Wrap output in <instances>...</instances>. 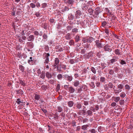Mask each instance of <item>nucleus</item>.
<instances>
[{
  "label": "nucleus",
  "instance_id": "nucleus-1",
  "mask_svg": "<svg viewBox=\"0 0 133 133\" xmlns=\"http://www.w3.org/2000/svg\"><path fill=\"white\" fill-rule=\"evenodd\" d=\"M64 78L66 80L69 82L71 81L73 77L71 76H69L67 74H65L64 75Z\"/></svg>",
  "mask_w": 133,
  "mask_h": 133
},
{
  "label": "nucleus",
  "instance_id": "nucleus-2",
  "mask_svg": "<svg viewBox=\"0 0 133 133\" xmlns=\"http://www.w3.org/2000/svg\"><path fill=\"white\" fill-rule=\"evenodd\" d=\"M95 43L97 47L100 48H102L103 45L100 41L98 40H97L95 41Z\"/></svg>",
  "mask_w": 133,
  "mask_h": 133
},
{
  "label": "nucleus",
  "instance_id": "nucleus-3",
  "mask_svg": "<svg viewBox=\"0 0 133 133\" xmlns=\"http://www.w3.org/2000/svg\"><path fill=\"white\" fill-rule=\"evenodd\" d=\"M55 49H56V51L57 52H61L63 50V47L60 45L56 46Z\"/></svg>",
  "mask_w": 133,
  "mask_h": 133
},
{
  "label": "nucleus",
  "instance_id": "nucleus-4",
  "mask_svg": "<svg viewBox=\"0 0 133 133\" xmlns=\"http://www.w3.org/2000/svg\"><path fill=\"white\" fill-rule=\"evenodd\" d=\"M104 50L105 51L110 52L112 50L110 48V46L108 45H106L104 46Z\"/></svg>",
  "mask_w": 133,
  "mask_h": 133
},
{
  "label": "nucleus",
  "instance_id": "nucleus-5",
  "mask_svg": "<svg viewBox=\"0 0 133 133\" xmlns=\"http://www.w3.org/2000/svg\"><path fill=\"white\" fill-rule=\"evenodd\" d=\"M104 87L105 89H108L109 88H111L113 87L112 84L111 83H109L108 85H105L104 86Z\"/></svg>",
  "mask_w": 133,
  "mask_h": 133
},
{
  "label": "nucleus",
  "instance_id": "nucleus-6",
  "mask_svg": "<svg viewBox=\"0 0 133 133\" xmlns=\"http://www.w3.org/2000/svg\"><path fill=\"white\" fill-rule=\"evenodd\" d=\"M81 14V12L79 10H78L76 11L75 14V17L76 18H79Z\"/></svg>",
  "mask_w": 133,
  "mask_h": 133
},
{
  "label": "nucleus",
  "instance_id": "nucleus-7",
  "mask_svg": "<svg viewBox=\"0 0 133 133\" xmlns=\"http://www.w3.org/2000/svg\"><path fill=\"white\" fill-rule=\"evenodd\" d=\"M64 2L66 3L71 5L73 4L74 2L73 0H65Z\"/></svg>",
  "mask_w": 133,
  "mask_h": 133
},
{
  "label": "nucleus",
  "instance_id": "nucleus-8",
  "mask_svg": "<svg viewBox=\"0 0 133 133\" xmlns=\"http://www.w3.org/2000/svg\"><path fill=\"white\" fill-rule=\"evenodd\" d=\"M112 99L115 102H117L120 100V97H119L114 96L112 97Z\"/></svg>",
  "mask_w": 133,
  "mask_h": 133
},
{
  "label": "nucleus",
  "instance_id": "nucleus-9",
  "mask_svg": "<svg viewBox=\"0 0 133 133\" xmlns=\"http://www.w3.org/2000/svg\"><path fill=\"white\" fill-rule=\"evenodd\" d=\"M45 74L46 77L48 79L51 78L52 77L51 74L49 72H46Z\"/></svg>",
  "mask_w": 133,
  "mask_h": 133
},
{
  "label": "nucleus",
  "instance_id": "nucleus-10",
  "mask_svg": "<svg viewBox=\"0 0 133 133\" xmlns=\"http://www.w3.org/2000/svg\"><path fill=\"white\" fill-rule=\"evenodd\" d=\"M34 39V37L33 35H31L28 38H27L28 40L29 41H33Z\"/></svg>",
  "mask_w": 133,
  "mask_h": 133
},
{
  "label": "nucleus",
  "instance_id": "nucleus-11",
  "mask_svg": "<svg viewBox=\"0 0 133 133\" xmlns=\"http://www.w3.org/2000/svg\"><path fill=\"white\" fill-rule=\"evenodd\" d=\"M69 91L71 93H73L75 91V89L72 87H70L68 88Z\"/></svg>",
  "mask_w": 133,
  "mask_h": 133
},
{
  "label": "nucleus",
  "instance_id": "nucleus-12",
  "mask_svg": "<svg viewBox=\"0 0 133 133\" xmlns=\"http://www.w3.org/2000/svg\"><path fill=\"white\" fill-rule=\"evenodd\" d=\"M91 108H93V107H91L90 108V110H88L87 111V113L88 115L89 116H91L92 113V109Z\"/></svg>",
  "mask_w": 133,
  "mask_h": 133
},
{
  "label": "nucleus",
  "instance_id": "nucleus-13",
  "mask_svg": "<svg viewBox=\"0 0 133 133\" xmlns=\"http://www.w3.org/2000/svg\"><path fill=\"white\" fill-rule=\"evenodd\" d=\"M45 57V59H49V57L50 56V54L48 53L44 52L43 54Z\"/></svg>",
  "mask_w": 133,
  "mask_h": 133
},
{
  "label": "nucleus",
  "instance_id": "nucleus-14",
  "mask_svg": "<svg viewBox=\"0 0 133 133\" xmlns=\"http://www.w3.org/2000/svg\"><path fill=\"white\" fill-rule=\"evenodd\" d=\"M40 96L39 95L37 94H35V95L34 99L37 101H38L40 99Z\"/></svg>",
  "mask_w": 133,
  "mask_h": 133
},
{
  "label": "nucleus",
  "instance_id": "nucleus-15",
  "mask_svg": "<svg viewBox=\"0 0 133 133\" xmlns=\"http://www.w3.org/2000/svg\"><path fill=\"white\" fill-rule=\"evenodd\" d=\"M27 44L28 47L31 48H33V43L31 42H28L27 43Z\"/></svg>",
  "mask_w": 133,
  "mask_h": 133
},
{
  "label": "nucleus",
  "instance_id": "nucleus-16",
  "mask_svg": "<svg viewBox=\"0 0 133 133\" xmlns=\"http://www.w3.org/2000/svg\"><path fill=\"white\" fill-rule=\"evenodd\" d=\"M67 104L68 106L70 107L73 106L74 102L72 101H70L68 102Z\"/></svg>",
  "mask_w": 133,
  "mask_h": 133
},
{
  "label": "nucleus",
  "instance_id": "nucleus-17",
  "mask_svg": "<svg viewBox=\"0 0 133 133\" xmlns=\"http://www.w3.org/2000/svg\"><path fill=\"white\" fill-rule=\"evenodd\" d=\"M45 72L44 71H42L41 75L40 76V77L42 79H44L45 77Z\"/></svg>",
  "mask_w": 133,
  "mask_h": 133
},
{
  "label": "nucleus",
  "instance_id": "nucleus-18",
  "mask_svg": "<svg viewBox=\"0 0 133 133\" xmlns=\"http://www.w3.org/2000/svg\"><path fill=\"white\" fill-rule=\"evenodd\" d=\"M65 38L66 39H70L71 38L70 34V33H68L65 36Z\"/></svg>",
  "mask_w": 133,
  "mask_h": 133
},
{
  "label": "nucleus",
  "instance_id": "nucleus-19",
  "mask_svg": "<svg viewBox=\"0 0 133 133\" xmlns=\"http://www.w3.org/2000/svg\"><path fill=\"white\" fill-rule=\"evenodd\" d=\"M115 54L118 55H120L121 53L120 52V50L119 49H116L115 50Z\"/></svg>",
  "mask_w": 133,
  "mask_h": 133
},
{
  "label": "nucleus",
  "instance_id": "nucleus-20",
  "mask_svg": "<svg viewBox=\"0 0 133 133\" xmlns=\"http://www.w3.org/2000/svg\"><path fill=\"white\" fill-rule=\"evenodd\" d=\"M89 127L88 125H82L81 127V128L83 130H85L87 129V128Z\"/></svg>",
  "mask_w": 133,
  "mask_h": 133
},
{
  "label": "nucleus",
  "instance_id": "nucleus-21",
  "mask_svg": "<svg viewBox=\"0 0 133 133\" xmlns=\"http://www.w3.org/2000/svg\"><path fill=\"white\" fill-rule=\"evenodd\" d=\"M117 88L119 89H122L124 88V86L122 84H119L118 85Z\"/></svg>",
  "mask_w": 133,
  "mask_h": 133
},
{
  "label": "nucleus",
  "instance_id": "nucleus-22",
  "mask_svg": "<svg viewBox=\"0 0 133 133\" xmlns=\"http://www.w3.org/2000/svg\"><path fill=\"white\" fill-rule=\"evenodd\" d=\"M58 80H61L63 78V75L61 74H58L57 76Z\"/></svg>",
  "mask_w": 133,
  "mask_h": 133
},
{
  "label": "nucleus",
  "instance_id": "nucleus-23",
  "mask_svg": "<svg viewBox=\"0 0 133 133\" xmlns=\"http://www.w3.org/2000/svg\"><path fill=\"white\" fill-rule=\"evenodd\" d=\"M79 84V81L77 80L75 81L74 82V85L76 87L78 86Z\"/></svg>",
  "mask_w": 133,
  "mask_h": 133
},
{
  "label": "nucleus",
  "instance_id": "nucleus-24",
  "mask_svg": "<svg viewBox=\"0 0 133 133\" xmlns=\"http://www.w3.org/2000/svg\"><path fill=\"white\" fill-rule=\"evenodd\" d=\"M114 90L115 91V94H118L119 93V92H121L122 91V90L120 89L117 90V89H114Z\"/></svg>",
  "mask_w": 133,
  "mask_h": 133
},
{
  "label": "nucleus",
  "instance_id": "nucleus-25",
  "mask_svg": "<svg viewBox=\"0 0 133 133\" xmlns=\"http://www.w3.org/2000/svg\"><path fill=\"white\" fill-rule=\"evenodd\" d=\"M69 10V8L67 6H65L64 8L62 10V11L63 12H65L66 11H68Z\"/></svg>",
  "mask_w": 133,
  "mask_h": 133
},
{
  "label": "nucleus",
  "instance_id": "nucleus-26",
  "mask_svg": "<svg viewBox=\"0 0 133 133\" xmlns=\"http://www.w3.org/2000/svg\"><path fill=\"white\" fill-rule=\"evenodd\" d=\"M88 42L91 43L93 40V38L91 37L87 38Z\"/></svg>",
  "mask_w": 133,
  "mask_h": 133
},
{
  "label": "nucleus",
  "instance_id": "nucleus-27",
  "mask_svg": "<svg viewBox=\"0 0 133 133\" xmlns=\"http://www.w3.org/2000/svg\"><path fill=\"white\" fill-rule=\"evenodd\" d=\"M99 109V107L98 105H96L94 108L92 109V111L93 112H95L96 111L98 110Z\"/></svg>",
  "mask_w": 133,
  "mask_h": 133
},
{
  "label": "nucleus",
  "instance_id": "nucleus-28",
  "mask_svg": "<svg viewBox=\"0 0 133 133\" xmlns=\"http://www.w3.org/2000/svg\"><path fill=\"white\" fill-rule=\"evenodd\" d=\"M19 69L22 72L24 71V67L22 65H20L19 66Z\"/></svg>",
  "mask_w": 133,
  "mask_h": 133
},
{
  "label": "nucleus",
  "instance_id": "nucleus-29",
  "mask_svg": "<svg viewBox=\"0 0 133 133\" xmlns=\"http://www.w3.org/2000/svg\"><path fill=\"white\" fill-rule=\"evenodd\" d=\"M119 62L121 64L123 65H125L126 64V62L124 60H123L120 59L119 60Z\"/></svg>",
  "mask_w": 133,
  "mask_h": 133
},
{
  "label": "nucleus",
  "instance_id": "nucleus-30",
  "mask_svg": "<svg viewBox=\"0 0 133 133\" xmlns=\"http://www.w3.org/2000/svg\"><path fill=\"white\" fill-rule=\"evenodd\" d=\"M120 95L122 98H124L125 97L126 94L124 92H123L120 94Z\"/></svg>",
  "mask_w": 133,
  "mask_h": 133
},
{
  "label": "nucleus",
  "instance_id": "nucleus-31",
  "mask_svg": "<svg viewBox=\"0 0 133 133\" xmlns=\"http://www.w3.org/2000/svg\"><path fill=\"white\" fill-rule=\"evenodd\" d=\"M91 71L93 72L94 74H95L96 73V71L95 69L93 67H92L91 68Z\"/></svg>",
  "mask_w": 133,
  "mask_h": 133
},
{
  "label": "nucleus",
  "instance_id": "nucleus-32",
  "mask_svg": "<svg viewBox=\"0 0 133 133\" xmlns=\"http://www.w3.org/2000/svg\"><path fill=\"white\" fill-rule=\"evenodd\" d=\"M59 63V60L57 58H56L55 60V63L56 64H57L58 65Z\"/></svg>",
  "mask_w": 133,
  "mask_h": 133
},
{
  "label": "nucleus",
  "instance_id": "nucleus-33",
  "mask_svg": "<svg viewBox=\"0 0 133 133\" xmlns=\"http://www.w3.org/2000/svg\"><path fill=\"white\" fill-rule=\"evenodd\" d=\"M125 90H129L130 89V87L128 84H126L125 85Z\"/></svg>",
  "mask_w": 133,
  "mask_h": 133
},
{
  "label": "nucleus",
  "instance_id": "nucleus-34",
  "mask_svg": "<svg viewBox=\"0 0 133 133\" xmlns=\"http://www.w3.org/2000/svg\"><path fill=\"white\" fill-rule=\"evenodd\" d=\"M82 106L80 103H77L76 105V107L78 109H80L82 107Z\"/></svg>",
  "mask_w": 133,
  "mask_h": 133
},
{
  "label": "nucleus",
  "instance_id": "nucleus-35",
  "mask_svg": "<svg viewBox=\"0 0 133 133\" xmlns=\"http://www.w3.org/2000/svg\"><path fill=\"white\" fill-rule=\"evenodd\" d=\"M43 39H44V41H45L46 40L48 37L46 35L44 34L43 36Z\"/></svg>",
  "mask_w": 133,
  "mask_h": 133
},
{
  "label": "nucleus",
  "instance_id": "nucleus-36",
  "mask_svg": "<svg viewBox=\"0 0 133 133\" xmlns=\"http://www.w3.org/2000/svg\"><path fill=\"white\" fill-rule=\"evenodd\" d=\"M58 111L59 112H61L62 111V108L60 106H58L57 107Z\"/></svg>",
  "mask_w": 133,
  "mask_h": 133
},
{
  "label": "nucleus",
  "instance_id": "nucleus-37",
  "mask_svg": "<svg viewBox=\"0 0 133 133\" xmlns=\"http://www.w3.org/2000/svg\"><path fill=\"white\" fill-rule=\"evenodd\" d=\"M75 41L76 42H78L79 40V37L78 36H76L75 37Z\"/></svg>",
  "mask_w": 133,
  "mask_h": 133
},
{
  "label": "nucleus",
  "instance_id": "nucleus-38",
  "mask_svg": "<svg viewBox=\"0 0 133 133\" xmlns=\"http://www.w3.org/2000/svg\"><path fill=\"white\" fill-rule=\"evenodd\" d=\"M117 59H118L117 58H116V59H112L110 60V62L111 63H112L114 62H116L117 61Z\"/></svg>",
  "mask_w": 133,
  "mask_h": 133
},
{
  "label": "nucleus",
  "instance_id": "nucleus-39",
  "mask_svg": "<svg viewBox=\"0 0 133 133\" xmlns=\"http://www.w3.org/2000/svg\"><path fill=\"white\" fill-rule=\"evenodd\" d=\"M42 7L43 8H44L46 7L47 6V4L46 3H43L42 5Z\"/></svg>",
  "mask_w": 133,
  "mask_h": 133
},
{
  "label": "nucleus",
  "instance_id": "nucleus-40",
  "mask_svg": "<svg viewBox=\"0 0 133 133\" xmlns=\"http://www.w3.org/2000/svg\"><path fill=\"white\" fill-rule=\"evenodd\" d=\"M105 81V79L104 77H101L100 78V81L104 82Z\"/></svg>",
  "mask_w": 133,
  "mask_h": 133
},
{
  "label": "nucleus",
  "instance_id": "nucleus-41",
  "mask_svg": "<svg viewBox=\"0 0 133 133\" xmlns=\"http://www.w3.org/2000/svg\"><path fill=\"white\" fill-rule=\"evenodd\" d=\"M101 12V11L99 10V9H97L95 11V13L97 15H98Z\"/></svg>",
  "mask_w": 133,
  "mask_h": 133
},
{
  "label": "nucleus",
  "instance_id": "nucleus-42",
  "mask_svg": "<svg viewBox=\"0 0 133 133\" xmlns=\"http://www.w3.org/2000/svg\"><path fill=\"white\" fill-rule=\"evenodd\" d=\"M69 44L70 45H72L74 44V41L72 40H71L69 42Z\"/></svg>",
  "mask_w": 133,
  "mask_h": 133
},
{
  "label": "nucleus",
  "instance_id": "nucleus-43",
  "mask_svg": "<svg viewBox=\"0 0 133 133\" xmlns=\"http://www.w3.org/2000/svg\"><path fill=\"white\" fill-rule=\"evenodd\" d=\"M16 102L18 104H19L20 103H22V102H21V100L19 98H18L17 99Z\"/></svg>",
  "mask_w": 133,
  "mask_h": 133
},
{
  "label": "nucleus",
  "instance_id": "nucleus-44",
  "mask_svg": "<svg viewBox=\"0 0 133 133\" xmlns=\"http://www.w3.org/2000/svg\"><path fill=\"white\" fill-rule=\"evenodd\" d=\"M107 22L105 21H103L102 23V26L103 27H105L106 25Z\"/></svg>",
  "mask_w": 133,
  "mask_h": 133
},
{
  "label": "nucleus",
  "instance_id": "nucleus-45",
  "mask_svg": "<svg viewBox=\"0 0 133 133\" xmlns=\"http://www.w3.org/2000/svg\"><path fill=\"white\" fill-rule=\"evenodd\" d=\"M78 29L76 28H75L72 29V31L73 32H78Z\"/></svg>",
  "mask_w": 133,
  "mask_h": 133
},
{
  "label": "nucleus",
  "instance_id": "nucleus-46",
  "mask_svg": "<svg viewBox=\"0 0 133 133\" xmlns=\"http://www.w3.org/2000/svg\"><path fill=\"white\" fill-rule=\"evenodd\" d=\"M72 28V26H68L67 27V30L68 31L71 30Z\"/></svg>",
  "mask_w": 133,
  "mask_h": 133
},
{
  "label": "nucleus",
  "instance_id": "nucleus-47",
  "mask_svg": "<svg viewBox=\"0 0 133 133\" xmlns=\"http://www.w3.org/2000/svg\"><path fill=\"white\" fill-rule=\"evenodd\" d=\"M82 41L84 43L88 42L87 38H83Z\"/></svg>",
  "mask_w": 133,
  "mask_h": 133
},
{
  "label": "nucleus",
  "instance_id": "nucleus-48",
  "mask_svg": "<svg viewBox=\"0 0 133 133\" xmlns=\"http://www.w3.org/2000/svg\"><path fill=\"white\" fill-rule=\"evenodd\" d=\"M105 10L106 12L109 14H110V10L108 9L107 8H105Z\"/></svg>",
  "mask_w": 133,
  "mask_h": 133
},
{
  "label": "nucleus",
  "instance_id": "nucleus-49",
  "mask_svg": "<svg viewBox=\"0 0 133 133\" xmlns=\"http://www.w3.org/2000/svg\"><path fill=\"white\" fill-rule=\"evenodd\" d=\"M30 6L32 8H35V5L33 3H31L30 4Z\"/></svg>",
  "mask_w": 133,
  "mask_h": 133
},
{
  "label": "nucleus",
  "instance_id": "nucleus-50",
  "mask_svg": "<svg viewBox=\"0 0 133 133\" xmlns=\"http://www.w3.org/2000/svg\"><path fill=\"white\" fill-rule=\"evenodd\" d=\"M60 66H61V67L63 69H66V66L64 64H62L61 65L60 64Z\"/></svg>",
  "mask_w": 133,
  "mask_h": 133
},
{
  "label": "nucleus",
  "instance_id": "nucleus-51",
  "mask_svg": "<svg viewBox=\"0 0 133 133\" xmlns=\"http://www.w3.org/2000/svg\"><path fill=\"white\" fill-rule=\"evenodd\" d=\"M124 101L123 100H121L119 101V104L121 105H122L124 103Z\"/></svg>",
  "mask_w": 133,
  "mask_h": 133
},
{
  "label": "nucleus",
  "instance_id": "nucleus-52",
  "mask_svg": "<svg viewBox=\"0 0 133 133\" xmlns=\"http://www.w3.org/2000/svg\"><path fill=\"white\" fill-rule=\"evenodd\" d=\"M92 55V52H90L88 54L87 57L89 58L90 57H91Z\"/></svg>",
  "mask_w": 133,
  "mask_h": 133
},
{
  "label": "nucleus",
  "instance_id": "nucleus-53",
  "mask_svg": "<svg viewBox=\"0 0 133 133\" xmlns=\"http://www.w3.org/2000/svg\"><path fill=\"white\" fill-rule=\"evenodd\" d=\"M33 62V60H28V63L30 64H32Z\"/></svg>",
  "mask_w": 133,
  "mask_h": 133
},
{
  "label": "nucleus",
  "instance_id": "nucleus-54",
  "mask_svg": "<svg viewBox=\"0 0 133 133\" xmlns=\"http://www.w3.org/2000/svg\"><path fill=\"white\" fill-rule=\"evenodd\" d=\"M90 85L93 88H94L95 87V85L93 82H92L91 83Z\"/></svg>",
  "mask_w": 133,
  "mask_h": 133
},
{
  "label": "nucleus",
  "instance_id": "nucleus-55",
  "mask_svg": "<svg viewBox=\"0 0 133 133\" xmlns=\"http://www.w3.org/2000/svg\"><path fill=\"white\" fill-rule=\"evenodd\" d=\"M20 83L23 86H24L25 85V83L22 81H20Z\"/></svg>",
  "mask_w": 133,
  "mask_h": 133
},
{
  "label": "nucleus",
  "instance_id": "nucleus-56",
  "mask_svg": "<svg viewBox=\"0 0 133 133\" xmlns=\"http://www.w3.org/2000/svg\"><path fill=\"white\" fill-rule=\"evenodd\" d=\"M106 64L104 63H101V66H102V68L103 69L104 68L106 67Z\"/></svg>",
  "mask_w": 133,
  "mask_h": 133
},
{
  "label": "nucleus",
  "instance_id": "nucleus-57",
  "mask_svg": "<svg viewBox=\"0 0 133 133\" xmlns=\"http://www.w3.org/2000/svg\"><path fill=\"white\" fill-rule=\"evenodd\" d=\"M34 33L36 36H38L39 34L38 32L36 31H34Z\"/></svg>",
  "mask_w": 133,
  "mask_h": 133
},
{
  "label": "nucleus",
  "instance_id": "nucleus-58",
  "mask_svg": "<svg viewBox=\"0 0 133 133\" xmlns=\"http://www.w3.org/2000/svg\"><path fill=\"white\" fill-rule=\"evenodd\" d=\"M114 73V71L112 70L111 69L110 70L109 73L111 75H113Z\"/></svg>",
  "mask_w": 133,
  "mask_h": 133
},
{
  "label": "nucleus",
  "instance_id": "nucleus-59",
  "mask_svg": "<svg viewBox=\"0 0 133 133\" xmlns=\"http://www.w3.org/2000/svg\"><path fill=\"white\" fill-rule=\"evenodd\" d=\"M116 105V104L115 102H113L111 104V106L112 107H114Z\"/></svg>",
  "mask_w": 133,
  "mask_h": 133
},
{
  "label": "nucleus",
  "instance_id": "nucleus-60",
  "mask_svg": "<svg viewBox=\"0 0 133 133\" xmlns=\"http://www.w3.org/2000/svg\"><path fill=\"white\" fill-rule=\"evenodd\" d=\"M76 122L74 121H73L72 122V125L73 126H76Z\"/></svg>",
  "mask_w": 133,
  "mask_h": 133
},
{
  "label": "nucleus",
  "instance_id": "nucleus-61",
  "mask_svg": "<svg viewBox=\"0 0 133 133\" xmlns=\"http://www.w3.org/2000/svg\"><path fill=\"white\" fill-rule=\"evenodd\" d=\"M114 69L115 70V71L116 73L119 70L118 68L117 67L114 68Z\"/></svg>",
  "mask_w": 133,
  "mask_h": 133
},
{
  "label": "nucleus",
  "instance_id": "nucleus-62",
  "mask_svg": "<svg viewBox=\"0 0 133 133\" xmlns=\"http://www.w3.org/2000/svg\"><path fill=\"white\" fill-rule=\"evenodd\" d=\"M50 21L51 23H53L55 22V21L54 19L51 18L50 19Z\"/></svg>",
  "mask_w": 133,
  "mask_h": 133
},
{
  "label": "nucleus",
  "instance_id": "nucleus-63",
  "mask_svg": "<svg viewBox=\"0 0 133 133\" xmlns=\"http://www.w3.org/2000/svg\"><path fill=\"white\" fill-rule=\"evenodd\" d=\"M45 51H47L49 50V48L48 46H45Z\"/></svg>",
  "mask_w": 133,
  "mask_h": 133
},
{
  "label": "nucleus",
  "instance_id": "nucleus-64",
  "mask_svg": "<svg viewBox=\"0 0 133 133\" xmlns=\"http://www.w3.org/2000/svg\"><path fill=\"white\" fill-rule=\"evenodd\" d=\"M91 133H95V131L94 129H93L90 131Z\"/></svg>",
  "mask_w": 133,
  "mask_h": 133
}]
</instances>
